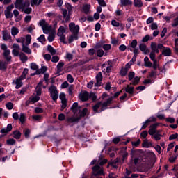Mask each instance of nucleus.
Segmentation results:
<instances>
[{
	"mask_svg": "<svg viewBox=\"0 0 178 178\" xmlns=\"http://www.w3.org/2000/svg\"><path fill=\"white\" fill-rule=\"evenodd\" d=\"M112 67H113V60H109L107 62V67L103 70L104 73H111L112 72Z\"/></svg>",
	"mask_w": 178,
	"mask_h": 178,
	"instance_id": "obj_13",
	"label": "nucleus"
},
{
	"mask_svg": "<svg viewBox=\"0 0 178 178\" xmlns=\"http://www.w3.org/2000/svg\"><path fill=\"white\" fill-rule=\"evenodd\" d=\"M16 41L17 42L22 44L23 52H25V54H28V55L31 54V49H30V48L27 47V45H30V43L31 42V35H26V38H24V37L17 38Z\"/></svg>",
	"mask_w": 178,
	"mask_h": 178,
	"instance_id": "obj_2",
	"label": "nucleus"
},
{
	"mask_svg": "<svg viewBox=\"0 0 178 178\" xmlns=\"http://www.w3.org/2000/svg\"><path fill=\"white\" fill-rule=\"evenodd\" d=\"M75 117L70 118L67 119V122L69 123H74V122H78V120H80V118H79V115H74Z\"/></svg>",
	"mask_w": 178,
	"mask_h": 178,
	"instance_id": "obj_35",
	"label": "nucleus"
},
{
	"mask_svg": "<svg viewBox=\"0 0 178 178\" xmlns=\"http://www.w3.org/2000/svg\"><path fill=\"white\" fill-rule=\"evenodd\" d=\"M15 7L26 15H29V13H31V10H33L30 7V0H25V1L23 0H16Z\"/></svg>",
	"mask_w": 178,
	"mask_h": 178,
	"instance_id": "obj_1",
	"label": "nucleus"
},
{
	"mask_svg": "<svg viewBox=\"0 0 178 178\" xmlns=\"http://www.w3.org/2000/svg\"><path fill=\"white\" fill-rule=\"evenodd\" d=\"M14 8L15 6L13 4H11L6 8V10L4 11L6 19H11V17H13L12 9H13Z\"/></svg>",
	"mask_w": 178,
	"mask_h": 178,
	"instance_id": "obj_11",
	"label": "nucleus"
},
{
	"mask_svg": "<svg viewBox=\"0 0 178 178\" xmlns=\"http://www.w3.org/2000/svg\"><path fill=\"white\" fill-rule=\"evenodd\" d=\"M38 41H39V42H41L42 44L43 42H45V35H41L39 38H38Z\"/></svg>",
	"mask_w": 178,
	"mask_h": 178,
	"instance_id": "obj_59",
	"label": "nucleus"
},
{
	"mask_svg": "<svg viewBox=\"0 0 178 178\" xmlns=\"http://www.w3.org/2000/svg\"><path fill=\"white\" fill-rule=\"evenodd\" d=\"M139 49H140L145 54V55H147V54H149V50L148 49V48H147V46L144 44H140L139 45Z\"/></svg>",
	"mask_w": 178,
	"mask_h": 178,
	"instance_id": "obj_21",
	"label": "nucleus"
},
{
	"mask_svg": "<svg viewBox=\"0 0 178 178\" xmlns=\"http://www.w3.org/2000/svg\"><path fill=\"white\" fill-rule=\"evenodd\" d=\"M109 103L106 101V102H99L96 105L93 106L94 112H102V111H105L108 108Z\"/></svg>",
	"mask_w": 178,
	"mask_h": 178,
	"instance_id": "obj_5",
	"label": "nucleus"
},
{
	"mask_svg": "<svg viewBox=\"0 0 178 178\" xmlns=\"http://www.w3.org/2000/svg\"><path fill=\"white\" fill-rule=\"evenodd\" d=\"M26 118H27V116L26 115V113H21L19 114V120L20 123H22V124H23L24 123L26 122Z\"/></svg>",
	"mask_w": 178,
	"mask_h": 178,
	"instance_id": "obj_28",
	"label": "nucleus"
},
{
	"mask_svg": "<svg viewBox=\"0 0 178 178\" xmlns=\"http://www.w3.org/2000/svg\"><path fill=\"white\" fill-rule=\"evenodd\" d=\"M30 67L32 70H35V72H37V70H38V65H36L35 63H31L30 65Z\"/></svg>",
	"mask_w": 178,
	"mask_h": 178,
	"instance_id": "obj_49",
	"label": "nucleus"
},
{
	"mask_svg": "<svg viewBox=\"0 0 178 178\" xmlns=\"http://www.w3.org/2000/svg\"><path fill=\"white\" fill-rule=\"evenodd\" d=\"M133 2L131 0H121V6H127L131 5Z\"/></svg>",
	"mask_w": 178,
	"mask_h": 178,
	"instance_id": "obj_38",
	"label": "nucleus"
},
{
	"mask_svg": "<svg viewBox=\"0 0 178 178\" xmlns=\"http://www.w3.org/2000/svg\"><path fill=\"white\" fill-rule=\"evenodd\" d=\"M7 144L8 145H15L16 144V140L13 138H10L7 140Z\"/></svg>",
	"mask_w": 178,
	"mask_h": 178,
	"instance_id": "obj_56",
	"label": "nucleus"
},
{
	"mask_svg": "<svg viewBox=\"0 0 178 178\" xmlns=\"http://www.w3.org/2000/svg\"><path fill=\"white\" fill-rule=\"evenodd\" d=\"M42 2V0H31V6H35L40 5Z\"/></svg>",
	"mask_w": 178,
	"mask_h": 178,
	"instance_id": "obj_43",
	"label": "nucleus"
},
{
	"mask_svg": "<svg viewBox=\"0 0 178 178\" xmlns=\"http://www.w3.org/2000/svg\"><path fill=\"white\" fill-rule=\"evenodd\" d=\"M65 58L67 59V60L70 61L73 59V55L69 52H67Z\"/></svg>",
	"mask_w": 178,
	"mask_h": 178,
	"instance_id": "obj_54",
	"label": "nucleus"
},
{
	"mask_svg": "<svg viewBox=\"0 0 178 178\" xmlns=\"http://www.w3.org/2000/svg\"><path fill=\"white\" fill-rule=\"evenodd\" d=\"M3 56L6 59V61L10 62L12 60V56H10V50H6L3 52Z\"/></svg>",
	"mask_w": 178,
	"mask_h": 178,
	"instance_id": "obj_20",
	"label": "nucleus"
},
{
	"mask_svg": "<svg viewBox=\"0 0 178 178\" xmlns=\"http://www.w3.org/2000/svg\"><path fill=\"white\" fill-rule=\"evenodd\" d=\"M134 76H136V74L134 73V72H131L129 73L128 79H129V81H131V80H133V79H134Z\"/></svg>",
	"mask_w": 178,
	"mask_h": 178,
	"instance_id": "obj_60",
	"label": "nucleus"
},
{
	"mask_svg": "<svg viewBox=\"0 0 178 178\" xmlns=\"http://www.w3.org/2000/svg\"><path fill=\"white\" fill-rule=\"evenodd\" d=\"M49 92L53 99V101H57L59 97V92H58V89L54 86H51L49 89Z\"/></svg>",
	"mask_w": 178,
	"mask_h": 178,
	"instance_id": "obj_7",
	"label": "nucleus"
},
{
	"mask_svg": "<svg viewBox=\"0 0 178 178\" xmlns=\"http://www.w3.org/2000/svg\"><path fill=\"white\" fill-rule=\"evenodd\" d=\"M155 120H156V118H155V117H150L149 119H147L145 122L143 123L141 130H144V129H147L149 123H152V122H155Z\"/></svg>",
	"mask_w": 178,
	"mask_h": 178,
	"instance_id": "obj_12",
	"label": "nucleus"
},
{
	"mask_svg": "<svg viewBox=\"0 0 178 178\" xmlns=\"http://www.w3.org/2000/svg\"><path fill=\"white\" fill-rule=\"evenodd\" d=\"M143 147L144 148H151V147H152V142H148V140H145L143 143Z\"/></svg>",
	"mask_w": 178,
	"mask_h": 178,
	"instance_id": "obj_39",
	"label": "nucleus"
},
{
	"mask_svg": "<svg viewBox=\"0 0 178 178\" xmlns=\"http://www.w3.org/2000/svg\"><path fill=\"white\" fill-rule=\"evenodd\" d=\"M48 41L49 42H52V41H54L55 40V33H50L48 36V38H47Z\"/></svg>",
	"mask_w": 178,
	"mask_h": 178,
	"instance_id": "obj_53",
	"label": "nucleus"
},
{
	"mask_svg": "<svg viewBox=\"0 0 178 178\" xmlns=\"http://www.w3.org/2000/svg\"><path fill=\"white\" fill-rule=\"evenodd\" d=\"M92 98L93 101H95V99H97V96H95V94L94 93H90L88 94V92L87 91H83L81 92L79 95V99H81V101H88V98Z\"/></svg>",
	"mask_w": 178,
	"mask_h": 178,
	"instance_id": "obj_4",
	"label": "nucleus"
},
{
	"mask_svg": "<svg viewBox=\"0 0 178 178\" xmlns=\"http://www.w3.org/2000/svg\"><path fill=\"white\" fill-rule=\"evenodd\" d=\"M140 83V77L136 76L132 80V85L133 86H137Z\"/></svg>",
	"mask_w": 178,
	"mask_h": 178,
	"instance_id": "obj_48",
	"label": "nucleus"
},
{
	"mask_svg": "<svg viewBox=\"0 0 178 178\" xmlns=\"http://www.w3.org/2000/svg\"><path fill=\"white\" fill-rule=\"evenodd\" d=\"M45 72H47V67L42 66L40 69L35 72V74H43V73H45Z\"/></svg>",
	"mask_w": 178,
	"mask_h": 178,
	"instance_id": "obj_36",
	"label": "nucleus"
},
{
	"mask_svg": "<svg viewBox=\"0 0 178 178\" xmlns=\"http://www.w3.org/2000/svg\"><path fill=\"white\" fill-rule=\"evenodd\" d=\"M39 26L42 27L44 34H48L51 31V26L45 19H42L39 22Z\"/></svg>",
	"mask_w": 178,
	"mask_h": 178,
	"instance_id": "obj_6",
	"label": "nucleus"
},
{
	"mask_svg": "<svg viewBox=\"0 0 178 178\" xmlns=\"http://www.w3.org/2000/svg\"><path fill=\"white\" fill-rule=\"evenodd\" d=\"M67 80L68 82H70V84H72L74 81V79L73 78V76H72V74H70L67 75Z\"/></svg>",
	"mask_w": 178,
	"mask_h": 178,
	"instance_id": "obj_51",
	"label": "nucleus"
},
{
	"mask_svg": "<svg viewBox=\"0 0 178 178\" xmlns=\"http://www.w3.org/2000/svg\"><path fill=\"white\" fill-rule=\"evenodd\" d=\"M96 54H97V56H98L99 58H102L104 56V50L102 49H98L96 51Z\"/></svg>",
	"mask_w": 178,
	"mask_h": 178,
	"instance_id": "obj_52",
	"label": "nucleus"
},
{
	"mask_svg": "<svg viewBox=\"0 0 178 178\" xmlns=\"http://www.w3.org/2000/svg\"><path fill=\"white\" fill-rule=\"evenodd\" d=\"M59 98L61 101V109L63 111L67 106V100L66 99V94L61 92L59 95Z\"/></svg>",
	"mask_w": 178,
	"mask_h": 178,
	"instance_id": "obj_10",
	"label": "nucleus"
},
{
	"mask_svg": "<svg viewBox=\"0 0 178 178\" xmlns=\"http://www.w3.org/2000/svg\"><path fill=\"white\" fill-rule=\"evenodd\" d=\"M96 81L97 83L95 84L97 87H100L101 86V81H102V72H99L98 74L96 75Z\"/></svg>",
	"mask_w": 178,
	"mask_h": 178,
	"instance_id": "obj_17",
	"label": "nucleus"
},
{
	"mask_svg": "<svg viewBox=\"0 0 178 178\" xmlns=\"http://www.w3.org/2000/svg\"><path fill=\"white\" fill-rule=\"evenodd\" d=\"M47 51H49L51 55H55L56 54V50H55V49H54L51 45L47 47Z\"/></svg>",
	"mask_w": 178,
	"mask_h": 178,
	"instance_id": "obj_44",
	"label": "nucleus"
},
{
	"mask_svg": "<svg viewBox=\"0 0 178 178\" xmlns=\"http://www.w3.org/2000/svg\"><path fill=\"white\" fill-rule=\"evenodd\" d=\"M63 66H65V63H63V61H60L58 65H57V72L58 73H60V72H62V68L63 67Z\"/></svg>",
	"mask_w": 178,
	"mask_h": 178,
	"instance_id": "obj_37",
	"label": "nucleus"
},
{
	"mask_svg": "<svg viewBox=\"0 0 178 178\" xmlns=\"http://www.w3.org/2000/svg\"><path fill=\"white\" fill-rule=\"evenodd\" d=\"M127 72H129V70L127 69L122 68L120 72V74L122 77H124V76H126L127 74Z\"/></svg>",
	"mask_w": 178,
	"mask_h": 178,
	"instance_id": "obj_46",
	"label": "nucleus"
},
{
	"mask_svg": "<svg viewBox=\"0 0 178 178\" xmlns=\"http://www.w3.org/2000/svg\"><path fill=\"white\" fill-rule=\"evenodd\" d=\"M137 40H133L129 44L131 48H133L134 49H136V47H137Z\"/></svg>",
	"mask_w": 178,
	"mask_h": 178,
	"instance_id": "obj_50",
	"label": "nucleus"
},
{
	"mask_svg": "<svg viewBox=\"0 0 178 178\" xmlns=\"http://www.w3.org/2000/svg\"><path fill=\"white\" fill-rule=\"evenodd\" d=\"M94 176H101L104 175V168L102 166L96 165L92 168Z\"/></svg>",
	"mask_w": 178,
	"mask_h": 178,
	"instance_id": "obj_8",
	"label": "nucleus"
},
{
	"mask_svg": "<svg viewBox=\"0 0 178 178\" xmlns=\"http://www.w3.org/2000/svg\"><path fill=\"white\" fill-rule=\"evenodd\" d=\"M90 8H91V6L90 5L86 4L82 8V12H83V13H86L87 15V13H90Z\"/></svg>",
	"mask_w": 178,
	"mask_h": 178,
	"instance_id": "obj_30",
	"label": "nucleus"
},
{
	"mask_svg": "<svg viewBox=\"0 0 178 178\" xmlns=\"http://www.w3.org/2000/svg\"><path fill=\"white\" fill-rule=\"evenodd\" d=\"M27 74H29V69L25 68L22 74V75L20 76L19 79L24 80V79H26V76H27Z\"/></svg>",
	"mask_w": 178,
	"mask_h": 178,
	"instance_id": "obj_42",
	"label": "nucleus"
},
{
	"mask_svg": "<svg viewBox=\"0 0 178 178\" xmlns=\"http://www.w3.org/2000/svg\"><path fill=\"white\" fill-rule=\"evenodd\" d=\"M120 92H122V91L120 92H117L114 94V95L111 96L110 98L108 99L107 100V104H108L109 105H111V104H112V101L114 99V98H118V95H120Z\"/></svg>",
	"mask_w": 178,
	"mask_h": 178,
	"instance_id": "obj_24",
	"label": "nucleus"
},
{
	"mask_svg": "<svg viewBox=\"0 0 178 178\" xmlns=\"http://www.w3.org/2000/svg\"><path fill=\"white\" fill-rule=\"evenodd\" d=\"M6 106L8 111H12V109H13V103L8 102L6 104Z\"/></svg>",
	"mask_w": 178,
	"mask_h": 178,
	"instance_id": "obj_61",
	"label": "nucleus"
},
{
	"mask_svg": "<svg viewBox=\"0 0 178 178\" xmlns=\"http://www.w3.org/2000/svg\"><path fill=\"white\" fill-rule=\"evenodd\" d=\"M65 8L68 10V15H72L73 12V6L69 3H65Z\"/></svg>",
	"mask_w": 178,
	"mask_h": 178,
	"instance_id": "obj_31",
	"label": "nucleus"
},
{
	"mask_svg": "<svg viewBox=\"0 0 178 178\" xmlns=\"http://www.w3.org/2000/svg\"><path fill=\"white\" fill-rule=\"evenodd\" d=\"M102 48L105 51H109L111 48H112V45H111V44H103Z\"/></svg>",
	"mask_w": 178,
	"mask_h": 178,
	"instance_id": "obj_57",
	"label": "nucleus"
},
{
	"mask_svg": "<svg viewBox=\"0 0 178 178\" xmlns=\"http://www.w3.org/2000/svg\"><path fill=\"white\" fill-rule=\"evenodd\" d=\"M162 54L164 55V56H170V55H172V50L166 47L163 50Z\"/></svg>",
	"mask_w": 178,
	"mask_h": 178,
	"instance_id": "obj_29",
	"label": "nucleus"
},
{
	"mask_svg": "<svg viewBox=\"0 0 178 178\" xmlns=\"http://www.w3.org/2000/svg\"><path fill=\"white\" fill-rule=\"evenodd\" d=\"M13 51L12 54L14 56H19L20 54H19V52L20 51V46L17 44H14L13 45Z\"/></svg>",
	"mask_w": 178,
	"mask_h": 178,
	"instance_id": "obj_14",
	"label": "nucleus"
},
{
	"mask_svg": "<svg viewBox=\"0 0 178 178\" xmlns=\"http://www.w3.org/2000/svg\"><path fill=\"white\" fill-rule=\"evenodd\" d=\"M152 52H156V54H159V50L158 49V46L155 42H152L151 44Z\"/></svg>",
	"mask_w": 178,
	"mask_h": 178,
	"instance_id": "obj_33",
	"label": "nucleus"
},
{
	"mask_svg": "<svg viewBox=\"0 0 178 178\" xmlns=\"http://www.w3.org/2000/svg\"><path fill=\"white\" fill-rule=\"evenodd\" d=\"M97 1L100 6H102L103 8H105V6H106V3L105 2L104 0H97Z\"/></svg>",
	"mask_w": 178,
	"mask_h": 178,
	"instance_id": "obj_62",
	"label": "nucleus"
},
{
	"mask_svg": "<svg viewBox=\"0 0 178 178\" xmlns=\"http://www.w3.org/2000/svg\"><path fill=\"white\" fill-rule=\"evenodd\" d=\"M125 91L128 94L133 95V94H134V87L130 86V85H127V87L125 88Z\"/></svg>",
	"mask_w": 178,
	"mask_h": 178,
	"instance_id": "obj_26",
	"label": "nucleus"
},
{
	"mask_svg": "<svg viewBox=\"0 0 178 178\" xmlns=\"http://www.w3.org/2000/svg\"><path fill=\"white\" fill-rule=\"evenodd\" d=\"M21 78H17L15 80L13 81V84L15 85V88L16 90H19L22 86H23V82L22 81Z\"/></svg>",
	"mask_w": 178,
	"mask_h": 178,
	"instance_id": "obj_16",
	"label": "nucleus"
},
{
	"mask_svg": "<svg viewBox=\"0 0 178 178\" xmlns=\"http://www.w3.org/2000/svg\"><path fill=\"white\" fill-rule=\"evenodd\" d=\"M32 119H33V120H41V119H42V116L40 115H32Z\"/></svg>",
	"mask_w": 178,
	"mask_h": 178,
	"instance_id": "obj_63",
	"label": "nucleus"
},
{
	"mask_svg": "<svg viewBox=\"0 0 178 178\" xmlns=\"http://www.w3.org/2000/svg\"><path fill=\"white\" fill-rule=\"evenodd\" d=\"M87 113H88V110L87 108H83L82 111L81 109H80V112L77 113V116L79 118H83L84 116H86V115H87Z\"/></svg>",
	"mask_w": 178,
	"mask_h": 178,
	"instance_id": "obj_22",
	"label": "nucleus"
},
{
	"mask_svg": "<svg viewBox=\"0 0 178 178\" xmlns=\"http://www.w3.org/2000/svg\"><path fill=\"white\" fill-rule=\"evenodd\" d=\"M79 39V36H77V34H74V35H71L69 38V42L72 43L74 41V40H78Z\"/></svg>",
	"mask_w": 178,
	"mask_h": 178,
	"instance_id": "obj_45",
	"label": "nucleus"
},
{
	"mask_svg": "<svg viewBox=\"0 0 178 178\" xmlns=\"http://www.w3.org/2000/svg\"><path fill=\"white\" fill-rule=\"evenodd\" d=\"M144 65L145 67H151L152 66V63L149 61V58L147 56L144 58Z\"/></svg>",
	"mask_w": 178,
	"mask_h": 178,
	"instance_id": "obj_27",
	"label": "nucleus"
},
{
	"mask_svg": "<svg viewBox=\"0 0 178 178\" xmlns=\"http://www.w3.org/2000/svg\"><path fill=\"white\" fill-rule=\"evenodd\" d=\"M66 30H67V27L63 26H60L58 29L57 35L59 36V40L63 44H67L66 35H65L66 33Z\"/></svg>",
	"mask_w": 178,
	"mask_h": 178,
	"instance_id": "obj_3",
	"label": "nucleus"
},
{
	"mask_svg": "<svg viewBox=\"0 0 178 178\" xmlns=\"http://www.w3.org/2000/svg\"><path fill=\"white\" fill-rule=\"evenodd\" d=\"M42 83H43V81H40L38 86H36V88H35V94L38 95H40L41 96V91H42Z\"/></svg>",
	"mask_w": 178,
	"mask_h": 178,
	"instance_id": "obj_19",
	"label": "nucleus"
},
{
	"mask_svg": "<svg viewBox=\"0 0 178 178\" xmlns=\"http://www.w3.org/2000/svg\"><path fill=\"white\" fill-rule=\"evenodd\" d=\"M40 96L38 95L36 93H33L29 99L32 104H35V102H38V101H40Z\"/></svg>",
	"mask_w": 178,
	"mask_h": 178,
	"instance_id": "obj_18",
	"label": "nucleus"
},
{
	"mask_svg": "<svg viewBox=\"0 0 178 178\" xmlns=\"http://www.w3.org/2000/svg\"><path fill=\"white\" fill-rule=\"evenodd\" d=\"M69 30L72 33V34H79V31H80V26L79 25H76V24L71 22L69 24Z\"/></svg>",
	"mask_w": 178,
	"mask_h": 178,
	"instance_id": "obj_9",
	"label": "nucleus"
},
{
	"mask_svg": "<svg viewBox=\"0 0 178 178\" xmlns=\"http://www.w3.org/2000/svg\"><path fill=\"white\" fill-rule=\"evenodd\" d=\"M10 62L0 60V70H6Z\"/></svg>",
	"mask_w": 178,
	"mask_h": 178,
	"instance_id": "obj_23",
	"label": "nucleus"
},
{
	"mask_svg": "<svg viewBox=\"0 0 178 178\" xmlns=\"http://www.w3.org/2000/svg\"><path fill=\"white\" fill-rule=\"evenodd\" d=\"M72 112L74 113V116H77V113L80 112V107H79V103L75 102L71 107Z\"/></svg>",
	"mask_w": 178,
	"mask_h": 178,
	"instance_id": "obj_15",
	"label": "nucleus"
},
{
	"mask_svg": "<svg viewBox=\"0 0 178 178\" xmlns=\"http://www.w3.org/2000/svg\"><path fill=\"white\" fill-rule=\"evenodd\" d=\"M19 34V28L16 26H13L11 28V35L15 37V35H17Z\"/></svg>",
	"mask_w": 178,
	"mask_h": 178,
	"instance_id": "obj_34",
	"label": "nucleus"
},
{
	"mask_svg": "<svg viewBox=\"0 0 178 178\" xmlns=\"http://www.w3.org/2000/svg\"><path fill=\"white\" fill-rule=\"evenodd\" d=\"M13 137L16 140H20V137H22V133H20L19 131H15L13 132Z\"/></svg>",
	"mask_w": 178,
	"mask_h": 178,
	"instance_id": "obj_40",
	"label": "nucleus"
},
{
	"mask_svg": "<svg viewBox=\"0 0 178 178\" xmlns=\"http://www.w3.org/2000/svg\"><path fill=\"white\" fill-rule=\"evenodd\" d=\"M178 26V17L174 19V22L172 24V27H177Z\"/></svg>",
	"mask_w": 178,
	"mask_h": 178,
	"instance_id": "obj_64",
	"label": "nucleus"
},
{
	"mask_svg": "<svg viewBox=\"0 0 178 178\" xmlns=\"http://www.w3.org/2000/svg\"><path fill=\"white\" fill-rule=\"evenodd\" d=\"M134 4L136 8H141L143 6V1L141 0H134Z\"/></svg>",
	"mask_w": 178,
	"mask_h": 178,
	"instance_id": "obj_41",
	"label": "nucleus"
},
{
	"mask_svg": "<svg viewBox=\"0 0 178 178\" xmlns=\"http://www.w3.org/2000/svg\"><path fill=\"white\" fill-rule=\"evenodd\" d=\"M111 24L113 26V27H119L122 26V24L119 23L118 21L113 19L111 21Z\"/></svg>",
	"mask_w": 178,
	"mask_h": 178,
	"instance_id": "obj_55",
	"label": "nucleus"
},
{
	"mask_svg": "<svg viewBox=\"0 0 178 178\" xmlns=\"http://www.w3.org/2000/svg\"><path fill=\"white\" fill-rule=\"evenodd\" d=\"M46 17L49 19H55L56 17V13L51 11L45 14Z\"/></svg>",
	"mask_w": 178,
	"mask_h": 178,
	"instance_id": "obj_32",
	"label": "nucleus"
},
{
	"mask_svg": "<svg viewBox=\"0 0 178 178\" xmlns=\"http://www.w3.org/2000/svg\"><path fill=\"white\" fill-rule=\"evenodd\" d=\"M20 60H22V62H26L28 58L27 56H26V54L22 53L19 55Z\"/></svg>",
	"mask_w": 178,
	"mask_h": 178,
	"instance_id": "obj_47",
	"label": "nucleus"
},
{
	"mask_svg": "<svg viewBox=\"0 0 178 178\" xmlns=\"http://www.w3.org/2000/svg\"><path fill=\"white\" fill-rule=\"evenodd\" d=\"M2 34H3V40L4 41H8V40H10V34L8 33V31H2Z\"/></svg>",
	"mask_w": 178,
	"mask_h": 178,
	"instance_id": "obj_25",
	"label": "nucleus"
},
{
	"mask_svg": "<svg viewBox=\"0 0 178 178\" xmlns=\"http://www.w3.org/2000/svg\"><path fill=\"white\" fill-rule=\"evenodd\" d=\"M51 62L53 63H58V62H59V56H53L52 58H51Z\"/></svg>",
	"mask_w": 178,
	"mask_h": 178,
	"instance_id": "obj_58",
	"label": "nucleus"
}]
</instances>
